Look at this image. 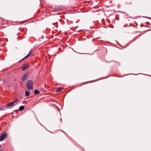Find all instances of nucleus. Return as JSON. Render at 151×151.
<instances>
[{"label":"nucleus","instance_id":"423d86ee","mask_svg":"<svg viewBox=\"0 0 151 151\" xmlns=\"http://www.w3.org/2000/svg\"><path fill=\"white\" fill-rule=\"evenodd\" d=\"M30 92L28 91H27L25 92V95L27 96H29Z\"/></svg>","mask_w":151,"mask_h":151},{"label":"nucleus","instance_id":"6e6552de","mask_svg":"<svg viewBox=\"0 0 151 151\" xmlns=\"http://www.w3.org/2000/svg\"><path fill=\"white\" fill-rule=\"evenodd\" d=\"M34 93L35 94H38L39 93V91L37 90H35L34 91Z\"/></svg>","mask_w":151,"mask_h":151},{"label":"nucleus","instance_id":"f03ea898","mask_svg":"<svg viewBox=\"0 0 151 151\" xmlns=\"http://www.w3.org/2000/svg\"><path fill=\"white\" fill-rule=\"evenodd\" d=\"M7 136V134L5 132L3 134L0 136V141H2L4 140V139L5 137Z\"/></svg>","mask_w":151,"mask_h":151},{"label":"nucleus","instance_id":"0eeeda50","mask_svg":"<svg viewBox=\"0 0 151 151\" xmlns=\"http://www.w3.org/2000/svg\"><path fill=\"white\" fill-rule=\"evenodd\" d=\"M24 106H20L19 107V109L20 110V111H22L24 109Z\"/></svg>","mask_w":151,"mask_h":151},{"label":"nucleus","instance_id":"f8f14e48","mask_svg":"<svg viewBox=\"0 0 151 151\" xmlns=\"http://www.w3.org/2000/svg\"><path fill=\"white\" fill-rule=\"evenodd\" d=\"M18 101V99H15L14 100V101H15V102H17Z\"/></svg>","mask_w":151,"mask_h":151},{"label":"nucleus","instance_id":"4468645a","mask_svg":"<svg viewBox=\"0 0 151 151\" xmlns=\"http://www.w3.org/2000/svg\"><path fill=\"white\" fill-rule=\"evenodd\" d=\"M12 103V104L14 105V103H15V101H12V102H11Z\"/></svg>","mask_w":151,"mask_h":151},{"label":"nucleus","instance_id":"2eb2a0df","mask_svg":"<svg viewBox=\"0 0 151 151\" xmlns=\"http://www.w3.org/2000/svg\"><path fill=\"white\" fill-rule=\"evenodd\" d=\"M61 131H62V132H63L64 134H67L65 132H64V131H63L62 130H61Z\"/></svg>","mask_w":151,"mask_h":151},{"label":"nucleus","instance_id":"20e7f679","mask_svg":"<svg viewBox=\"0 0 151 151\" xmlns=\"http://www.w3.org/2000/svg\"><path fill=\"white\" fill-rule=\"evenodd\" d=\"M29 66L28 65H27L26 66H24L23 67H22V70H24L27 68Z\"/></svg>","mask_w":151,"mask_h":151},{"label":"nucleus","instance_id":"1a4fd4ad","mask_svg":"<svg viewBox=\"0 0 151 151\" xmlns=\"http://www.w3.org/2000/svg\"><path fill=\"white\" fill-rule=\"evenodd\" d=\"M61 89H62L60 87H58L57 88V89L56 91L58 92V91H60L61 90Z\"/></svg>","mask_w":151,"mask_h":151},{"label":"nucleus","instance_id":"9d476101","mask_svg":"<svg viewBox=\"0 0 151 151\" xmlns=\"http://www.w3.org/2000/svg\"><path fill=\"white\" fill-rule=\"evenodd\" d=\"M31 51H30L29 52L28 54L24 57L25 59L27 57H28L31 54Z\"/></svg>","mask_w":151,"mask_h":151},{"label":"nucleus","instance_id":"f257e3e1","mask_svg":"<svg viewBox=\"0 0 151 151\" xmlns=\"http://www.w3.org/2000/svg\"><path fill=\"white\" fill-rule=\"evenodd\" d=\"M26 86L29 90H31L33 88V83L31 80H28L26 83Z\"/></svg>","mask_w":151,"mask_h":151},{"label":"nucleus","instance_id":"39448f33","mask_svg":"<svg viewBox=\"0 0 151 151\" xmlns=\"http://www.w3.org/2000/svg\"><path fill=\"white\" fill-rule=\"evenodd\" d=\"M13 105V104H12V102H11L6 105V106L7 107H10Z\"/></svg>","mask_w":151,"mask_h":151},{"label":"nucleus","instance_id":"7ed1b4c3","mask_svg":"<svg viewBox=\"0 0 151 151\" xmlns=\"http://www.w3.org/2000/svg\"><path fill=\"white\" fill-rule=\"evenodd\" d=\"M28 76V74H27V73L25 74L22 76V81H24L25 80H26V79L27 78Z\"/></svg>","mask_w":151,"mask_h":151},{"label":"nucleus","instance_id":"9b49d317","mask_svg":"<svg viewBox=\"0 0 151 151\" xmlns=\"http://www.w3.org/2000/svg\"><path fill=\"white\" fill-rule=\"evenodd\" d=\"M62 10V9L60 8V7H58V9L57 11H59Z\"/></svg>","mask_w":151,"mask_h":151},{"label":"nucleus","instance_id":"ddd939ff","mask_svg":"<svg viewBox=\"0 0 151 151\" xmlns=\"http://www.w3.org/2000/svg\"><path fill=\"white\" fill-rule=\"evenodd\" d=\"M25 58H24V57L21 60H20L19 61V62H20V61H21L24 60V59Z\"/></svg>","mask_w":151,"mask_h":151}]
</instances>
